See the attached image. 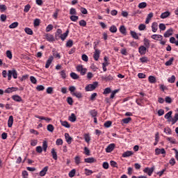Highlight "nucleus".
<instances>
[{
    "instance_id": "nucleus-23",
    "label": "nucleus",
    "mask_w": 178,
    "mask_h": 178,
    "mask_svg": "<svg viewBox=\"0 0 178 178\" xmlns=\"http://www.w3.org/2000/svg\"><path fill=\"white\" fill-rule=\"evenodd\" d=\"M134 153L131 151H127L122 154V157L123 158H127L129 156H131Z\"/></svg>"
},
{
    "instance_id": "nucleus-5",
    "label": "nucleus",
    "mask_w": 178,
    "mask_h": 178,
    "mask_svg": "<svg viewBox=\"0 0 178 178\" xmlns=\"http://www.w3.org/2000/svg\"><path fill=\"white\" fill-rule=\"evenodd\" d=\"M97 46L94 47L95 52L93 54V58L95 60H98L99 59V55H101V51L99 49H97Z\"/></svg>"
},
{
    "instance_id": "nucleus-39",
    "label": "nucleus",
    "mask_w": 178,
    "mask_h": 178,
    "mask_svg": "<svg viewBox=\"0 0 178 178\" xmlns=\"http://www.w3.org/2000/svg\"><path fill=\"white\" fill-rule=\"evenodd\" d=\"M122 122L124 124H127L130 123V122H131V118L129 117L127 118H124V119H122Z\"/></svg>"
},
{
    "instance_id": "nucleus-58",
    "label": "nucleus",
    "mask_w": 178,
    "mask_h": 178,
    "mask_svg": "<svg viewBox=\"0 0 178 178\" xmlns=\"http://www.w3.org/2000/svg\"><path fill=\"white\" fill-rule=\"evenodd\" d=\"M79 25L81 27H86V26H87V22H86V20L81 19V21H79Z\"/></svg>"
},
{
    "instance_id": "nucleus-27",
    "label": "nucleus",
    "mask_w": 178,
    "mask_h": 178,
    "mask_svg": "<svg viewBox=\"0 0 178 178\" xmlns=\"http://www.w3.org/2000/svg\"><path fill=\"white\" fill-rule=\"evenodd\" d=\"M84 140L86 143H88V144H90V141H91V137L90 136V134H86L84 135Z\"/></svg>"
},
{
    "instance_id": "nucleus-29",
    "label": "nucleus",
    "mask_w": 178,
    "mask_h": 178,
    "mask_svg": "<svg viewBox=\"0 0 178 178\" xmlns=\"http://www.w3.org/2000/svg\"><path fill=\"white\" fill-rule=\"evenodd\" d=\"M130 35H131L132 38H134L135 40H138V35H137V33H136V31H131Z\"/></svg>"
},
{
    "instance_id": "nucleus-14",
    "label": "nucleus",
    "mask_w": 178,
    "mask_h": 178,
    "mask_svg": "<svg viewBox=\"0 0 178 178\" xmlns=\"http://www.w3.org/2000/svg\"><path fill=\"white\" fill-rule=\"evenodd\" d=\"M172 34H173V29H170L165 31V33H164V37L165 38H168V37H170Z\"/></svg>"
},
{
    "instance_id": "nucleus-15",
    "label": "nucleus",
    "mask_w": 178,
    "mask_h": 178,
    "mask_svg": "<svg viewBox=\"0 0 178 178\" xmlns=\"http://www.w3.org/2000/svg\"><path fill=\"white\" fill-rule=\"evenodd\" d=\"M67 35H69V29H67L63 34H61L60 35V38L62 40V41H65V40L67 38Z\"/></svg>"
},
{
    "instance_id": "nucleus-20",
    "label": "nucleus",
    "mask_w": 178,
    "mask_h": 178,
    "mask_svg": "<svg viewBox=\"0 0 178 178\" xmlns=\"http://www.w3.org/2000/svg\"><path fill=\"white\" fill-rule=\"evenodd\" d=\"M47 172H48V166L44 167L40 172V176L42 177L45 176L47 175Z\"/></svg>"
},
{
    "instance_id": "nucleus-10",
    "label": "nucleus",
    "mask_w": 178,
    "mask_h": 178,
    "mask_svg": "<svg viewBox=\"0 0 178 178\" xmlns=\"http://www.w3.org/2000/svg\"><path fill=\"white\" fill-rule=\"evenodd\" d=\"M84 162H86V163H94L97 162V159H95L94 157H89V158L85 159Z\"/></svg>"
},
{
    "instance_id": "nucleus-33",
    "label": "nucleus",
    "mask_w": 178,
    "mask_h": 178,
    "mask_svg": "<svg viewBox=\"0 0 178 178\" xmlns=\"http://www.w3.org/2000/svg\"><path fill=\"white\" fill-rule=\"evenodd\" d=\"M90 115L92 116V118H97V115H98V112L95 109L91 110L89 112Z\"/></svg>"
},
{
    "instance_id": "nucleus-61",
    "label": "nucleus",
    "mask_w": 178,
    "mask_h": 178,
    "mask_svg": "<svg viewBox=\"0 0 178 178\" xmlns=\"http://www.w3.org/2000/svg\"><path fill=\"white\" fill-rule=\"evenodd\" d=\"M56 145H62L63 144V140H62L61 138L57 139L56 141Z\"/></svg>"
},
{
    "instance_id": "nucleus-25",
    "label": "nucleus",
    "mask_w": 178,
    "mask_h": 178,
    "mask_svg": "<svg viewBox=\"0 0 178 178\" xmlns=\"http://www.w3.org/2000/svg\"><path fill=\"white\" fill-rule=\"evenodd\" d=\"M143 44L145 45V47L148 49L150 47L151 42L149 41V40H148L147 38H144Z\"/></svg>"
},
{
    "instance_id": "nucleus-19",
    "label": "nucleus",
    "mask_w": 178,
    "mask_h": 178,
    "mask_svg": "<svg viewBox=\"0 0 178 178\" xmlns=\"http://www.w3.org/2000/svg\"><path fill=\"white\" fill-rule=\"evenodd\" d=\"M102 80H104L105 81H112V80H113V76L111 74L108 76H102Z\"/></svg>"
},
{
    "instance_id": "nucleus-13",
    "label": "nucleus",
    "mask_w": 178,
    "mask_h": 178,
    "mask_svg": "<svg viewBox=\"0 0 178 178\" xmlns=\"http://www.w3.org/2000/svg\"><path fill=\"white\" fill-rule=\"evenodd\" d=\"M54 60V56H50L48 60L46 62L45 68L48 69L49 66H51V63H52V61Z\"/></svg>"
},
{
    "instance_id": "nucleus-62",
    "label": "nucleus",
    "mask_w": 178,
    "mask_h": 178,
    "mask_svg": "<svg viewBox=\"0 0 178 178\" xmlns=\"http://www.w3.org/2000/svg\"><path fill=\"white\" fill-rule=\"evenodd\" d=\"M110 165L112 166V168H118V163H116L115 161H111Z\"/></svg>"
},
{
    "instance_id": "nucleus-32",
    "label": "nucleus",
    "mask_w": 178,
    "mask_h": 178,
    "mask_svg": "<svg viewBox=\"0 0 178 178\" xmlns=\"http://www.w3.org/2000/svg\"><path fill=\"white\" fill-rule=\"evenodd\" d=\"M109 31H110L111 33H117V32H118V28L116 27V26L113 25V26H111L110 27Z\"/></svg>"
},
{
    "instance_id": "nucleus-30",
    "label": "nucleus",
    "mask_w": 178,
    "mask_h": 178,
    "mask_svg": "<svg viewBox=\"0 0 178 178\" xmlns=\"http://www.w3.org/2000/svg\"><path fill=\"white\" fill-rule=\"evenodd\" d=\"M51 155H52L53 159H54V161L58 160V154H56V152L55 151V149H51Z\"/></svg>"
},
{
    "instance_id": "nucleus-31",
    "label": "nucleus",
    "mask_w": 178,
    "mask_h": 178,
    "mask_svg": "<svg viewBox=\"0 0 178 178\" xmlns=\"http://www.w3.org/2000/svg\"><path fill=\"white\" fill-rule=\"evenodd\" d=\"M47 129L48 131H50V133H54V130H55V127L51 124L47 125Z\"/></svg>"
},
{
    "instance_id": "nucleus-56",
    "label": "nucleus",
    "mask_w": 178,
    "mask_h": 178,
    "mask_svg": "<svg viewBox=\"0 0 178 178\" xmlns=\"http://www.w3.org/2000/svg\"><path fill=\"white\" fill-rule=\"evenodd\" d=\"M159 28L161 31H165L166 30V26H165V24H159Z\"/></svg>"
},
{
    "instance_id": "nucleus-8",
    "label": "nucleus",
    "mask_w": 178,
    "mask_h": 178,
    "mask_svg": "<svg viewBox=\"0 0 178 178\" xmlns=\"http://www.w3.org/2000/svg\"><path fill=\"white\" fill-rule=\"evenodd\" d=\"M178 120V113H175L174 118H170L169 120H168V122L172 123V124H175V123H176Z\"/></svg>"
},
{
    "instance_id": "nucleus-51",
    "label": "nucleus",
    "mask_w": 178,
    "mask_h": 178,
    "mask_svg": "<svg viewBox=\"0 0 178 178\" xmlns=\"http://www.w3.org/2000/svg\"><path fill=\"white\" fill-rule=\"evenodd\" d=\"M172 111H169L168 113H167L164 116L165 119L169 120L172 118Z\"/></svg>"
},
{
    "instance_id": "nucleus-3",
    "label": "nucleus",
    "mask_w": 178,
    "mask_h": 178,
    "mask_svg": "<svg viewBox=\"0 0 178 178\" xmlns=\"http://www.w3.org/2000/svg\"><path fill=\"white\" fill-rule=\"evenodd\" d=\"M76 72H79L81 76H85L87 73V69L84 68L82 65H77L76 67Z\"/></svg>"
},
{
    "instance_id": "nucleus-7",
    "label": "nucleus",
    "mask_w": 178,
    "mask_h": 178,
    "mask_svg": "<svg viewBox=\"0 0 178 178\" xmlns=\"http://www.w3.org/2000/svg\"><path fill=\"white\" fill-rule=\"evenodd\" d=\"M115 143H111V144L108 145L107 146V147L106 148V152H107V153L112 152V151H113V149H115Z\"/></svg>"
},
{
    "instance_id": "nucleus-35",
    "label": "nucleus",
    "mask_w": 178,
    "mask_h": 178,
    "mask_svg": "<svg viewBox=\"0 0 178 178\" xmlns=\"http://www.w3.org/2000/svg\"><path fill=\"white\" fill-rule=\"evenodd\" d=\"M151 38H152V40H162L163 36L162 35H152Z\"/></svg>"
},
{
    "instance_id": "nucleus-63",
    "label": "nucleus",
    "mask_w": 178,
    "mask_h": 178,
    "mask_svg": "<svg viewBox=\"0 0 178 178\" xmlns=\"http://www.w3.org/2000/svg\"><path fill=\"white\" fill-rule=\"evenodd\" d=\"M104 127H111V126H112V122L111 121H106V122H104Z\"/></svg>"
},
{
    "instance_id": "nucleus-24",
    "label": "nucleus",
    "mask_w": 178,
    "mask_h": 178,
    "mask_svg": "<svg viewBox=\"0 0 178 178\" xmlns=\"http://www.w3.org/2000/svg\"><path fill=\"white\" fill-rule=\"evenodd\" d=\"M12 99L16 101V102H22L23 101V99H22V97L19 95L12 96Z\"/></svg>"
},
{
    "instance_id": "nucleus-26",
    "label": "nucleus",
    "mask_w": 178,
    "mask_h": 178,
    "mask_svg": "<svg viewBox=\"0 0 178 178\" xmlns=\"http://www.w3.org/2000/svg\"><path fill=\"white\" fill-rule=\"evenodd\" d=\"M148 80L152 84H155V83H156V78L154 76H149Z\"/></svg>"
},
{
    "instance_id": "nucleus-60",
    "label": "nucleus",
    "mask_w": 178,
    "mask_h": 178,
    "mask_svg": "<svg viewBox=\"0 0 178 178\" xmlns=\"http://www.w3.org/2000/svg\"><path fill=\"white\" fill-rule=\"evenodd\" d=\"M140 60L142 63H147L148 62V57H142L140 58Z\"/></svg>"
},
{
    "instance_id": "nucleus-11",
    "label": "nucleus",
    "mask_w": 178,
    "mask_h": 178,
    "mask_svg": "<svg viewBox=\"0 0 178 178\" xmlns=\"http://www.w3.org/2000/svg\"><path fill=\"white\" fill-rule=\"evenodd\" d=\"M35 118H36L37 119H40V120H45L47 123H49V122L52 120V119L50 118H45V117L39 116V115H35Z\"/></svg>"
},
{
    "instance_id": "nucleus-28",
    "label": "nucleus",
    "mask_w": 178,
    "mask_h": 178,
    "mask_svg": "<svg viewBox=\"0 0 178 178\" xmlns=\"http://www.w3.org/2000/svg\"><path fill=\"white\" fill-rule=\"evenodd\" d=\"M24 31L29 35H33V30L29 28V27L25 28Z\"/></svg>"
},
{
    "instance_id": "nucleus-42",
    "label": "nucleus",
    "mask_w": 178,
    "mask_h": 178,
    "mask_svg": "<svg viewBox=\"0 0 178 178\" xmlns=\"http://www.w3.org/2000/svg\"><path fill=\"white\" fill-rule=\"evenodd\" d=\"M168 83H173L175 81H176V76L175 75H172L171 77L168 79Z\"/></svg>"
},
{
    "instance_id": "nucleus-44",
    "label": "nucleus",
    "mask_w": 178,
    "mask_h": 178,
    "mask_svg": "<svg viewBox=\"0 0 178 178\" xmlns=\"http://www.w3.org/2000/svg\"><path fill=\"white\" fill-rule=\"evenodd\" d=\"M42 148H43V151L44 152H47V148H48V143L46 140L43 141Z\"/></svg>"
},
{
    "instance_id": "nucleus-22",
    "label": "nucleus",
    "mask_w": 178,
    "mask_h": 178,
    "mask_svg": "<svg viewBox=\"0 0 178 178\" xmlns=\"http://www.w3.org/2000/svg\"><path fill=\"white\" fill-rule=\"evenodd\" d=\"M72 95H74V97H76V98H83V94L81 92H74L73 93H72Z\"/></svg>"
},
{
    "instance_id": "nucleus-37",
    "label": "nucleus",
    "mask_w": 178,
    "mask_h": 178,
    "mask_svg": "<svg viewBox=\"0 0 178 178\" xmlns=\"http://www.w3.org/2000/svg\"><path fill=\"white\" fill-rule=\"evenodd\" d=\"M175 60V58L172 57L170 60L165 63V66H170L172 65L173 61Z\"/></svg>"
},
{
    "instance_id": "nucleus-55",
    "label": "nucleus",
    "mask_w": 178,
    "mask_h": 178,
    "mask_svg": "<svg viewBox=\"0 0 178 178\" xmlns=\"http://www.w3.org/2000/svg\"><path fill=\"white\" fill-rule=\"evenodd\" d=\"M70 20H72V22H77L79 20V16L77 15H72L70 17Z\"/></svg>"
},
{
    "instance_id": "nucleus-18",
    "label": "nucleus",
    "mask_w": 178,
    "mask_h": 178,
    "mask_svg": "<svg viewBox=\"0 0 178 178\" xmlns=\"http://www.w3.org/2000/svg\"><path fill=\"white\" fill-rule=\"evenodd\" d=\"M152 31H153V33H156V31H158V23H156V22L152 23Z\"/></svg>"
},
{
    "instance_id": "nucleus-59",
    "label": "nucleus",
    "mask_w": 178,
    "mask_h": 178,
    "mask_svg": "<svg viewBox=\"0 0 178 178\" xmlns=\"http://www.w3.org/2000/svg\"><path fill=\"white\" fill-rule=\"evenodd\" d=\"M60 74L62 79H66V70H63L60 72Z\"/></svg>"
},
{
    "instance_id": "nucleus-64",
    "label": "nucleus",
    "mask_w": 178,
    "mask_h": 178,
    "mask_svg": "<svg viewBox=\"0 0 178 178\" xmlns=\"http://www.w3.org/2000/svg\"><path fill=\"white\" fill-rule=\"evenodd\" d=\"M67 102L69 105H73V98L72 97H67Z\"/></svg>"
},
{
    "instance_id": "nucleus-57",
    "label": "nucleus",
    "mask_w": 178,
    "mask_h": 178,
    "mask_svg": "<svg viewBox=\"0 0 178 178\" xmlns=\"http://www.w3.org/2000/svg\"><path fill=\"white\" fill-rule=\"evenodd\" d=\"M147 26L144 24H140L138 26V30H140V31H143V30H145Z\"/></svg>"
},
{
    "instance_id": "nucleus-40",
    "label": "nucleus",
    "mask_w": 178,
    "mask_h": 178,
    "mask_svg": "<svg viewBox=\"0 0 178 178\" xmlns=\"http://www.w3.org/2000/svg\"><path fill=\"white\" fill-rule=\"evenodd\" d=\"M70 76L72 77V79H73V80H77L79 79V75H77V74L75 72H71Z\"/></svg>"
},
{
    "instance_id": "nucleus-12",
    "label": "nucleus",
    "mask_w": 178,
    "mask_h": 178,
    "mask_svg": "<svg viewBox=\"0 0 178 178\" xmlns=\"http://www.w3.org/2000/svg\"><path fill=\"white\" fill-rule=\"evenodd\" d=\"M65 137L67 144H72V141H73V138L70 137V135L68 133L65 134Z\"/></svg>"
},
{
    "instance_id": "nucleus-38",
    "label": "nucleus",
    "mask_w": 178,
    "mask_h": 178,
    "mask_svg": "<svg viewBox=\"0 0 178 178\" xmlns=\"http://www.w3.org/2000/svg\"><path fill=\"white\" fill-rule=\"evenodd\" d=\"M146 6H147L146 2H141L138 5V8H139V9H145Z\"/></svg>"
},
{
    "instance_id": "nucleus-50",
    "label": "nucleus",
    "mask_w": 178,
    "mask_h": 178,
    "mask_svg": "<svg viewBox=\"0 0 178 178\" xmlns=\"http://www.w3.org/2000/svg\"><path fill=\"white\" fill-rule=\"evenodd\" d=\"M83 154H85V155H87L88 156H90V149H88V147H85L84 149H83Z\"/></svg>"
},
{
    "instance_id": "nucleus-49",
    "label": "nucleus",
    "mask_w": 178,
    "mask_h": 178,
    "mask_svg": "<svg viewBox=\"0 0 178 178\" xmlns=\"http://www.w3.org/2000/svg\"><path fill=\"white\" fill-rule=\"evenodd\" d=\"M6 54L8 59H12L13 58V55L12 54V51L10 50H8Z\"/></svg>"
},
{
    "instance_id": "nucleus-52",
    "label": "nucleus",
    "mask_w": 178,
    "mask_h": 178,
    "mask_svg": "<svg viewBox=\"0 0 178 178\" xmlns=\"http://www.w3.org/2000/svg\"><path fill=\"white\" fill-rule=\"evenodd\" d=\"M74 161H75L76 165H80L81 159L80 158V156H76L74 158Z\"/></svg>"
},
{
    "instance_id": "nucleus-17",
    "label": "nucleus",
    "mask_w": 178,
    "mask_h": 178,
    "mask_svg": "<svg viewBox=\"0 0 178 178\" xmlns=\"http://www.w3.org/2000/svg\"><path fill=\"white\" fill-rule=\"evenodd\" d=\"M13 91H17V88H8L5 90L4 92H6V94H10V92H13Z\"/></svg>"
},
{
    "instance_id": "nucleus-6",
    "label": "nucleus",
    "mask_w": 178,
    "mask_h": 178,
    "mask_svg": "<svg viewBox=\"0 0 178 178\" xmlns=\"http://www.w3.org/2000/svg\"><path fill=\"white\" fill-rule=\"evenodd\" d=\"M147 47L145 46H140L138 48V52L140 55H145L147 54Z\"/></svg>"
},
{
    "instance_id": "nucleus-2",
    "label": "nucleus",
    "mask_w": 178,
    "mask_h": 178,
    "mask_svg": "<svg viewBox=\"0 0 178 178\" xmlns=\"http://www.w3.org/2000/svg\"><path fill=\"white\" fill-rule=\"evenodd\" d=\"M97 87H98V82L95 81L93 83L86 86L85 90L86 91H94Z\"/></svg>"
},
{
    "instance_id": "nucleus-21",
    "label": "nucleus",
    "mask_w": 178,
    "mask_h": 178,
    "mask_svg": "<svg viewBox=\"0 0 178 178\" xmlns=\"http://www.w3.org/2000/svg\"><path fill=\"white\" fill-rule=\"evenodd\" d=\"M169 16H170V12L166 11L161 13L160 17L161 19H166V17H169Z\"/></svg>"
},
{
    "instance_id": "nucleus-47",
    "label": "nucleus",
    "mask_w": 178,
    "mask_h": 178,
    "mask_svg": "<svg viewBox=\"0 0 178 178\" xmlns=\"http://www.w3.org/2000/svg\"><path fill=\"white\" fill-rule=\"evenodd\" d=\"M51 30H54V25L53 24H49L46 27V33H49Z\"/></svg>"
},
{
    "instance_id": "nucleus-4",
    "label": "nucleus",
    "mask_w": 178,
    "mask_h": 178,
    "mask_svg": "<svg viewBox=\"0 0 178 178\" xmlns=\"http://www.w3.org/2000/svg\"><path fill=\"white\" fill-rule=\"evenodd\" d=\"M44 37V40H47L49 42H54V41H55V38L52 34L45 33Z\"/></svg>"
},
{
    "instance_id": "nucleus-54",
    "label": "nucleus",
    "mask_w": 178,
    "mask_h": 178,
    "mask_svg": "<svg viewBox=\"0 0 178 178\" xmlns=\"http://www.w3.org/2000/svg\"><path fill=\"white\" fill-rule=\"evenodd\" d=\"M76 175V170L72 169L68 174V176L70 177H74V175Z\"/></svg>"
},
{
    "instance_id": "nucleus-9",
    "label": "nucleus",
    "mask_w": 178,
    "mask_h": 178,
    "mask_svg": "<svg viewBox=\"0 0 178 178\" xmlns=\"http://www.w3.org/2000/svg\"><path fill=\"white\" fill-rule=\"evenodd\" d=\"M155 154L156 155H160V154H162V155H164L165 154H166V151L163 148L162 149L156 148L155 149Z\"/></svg>"
},
{
    "instance_id": "nucleus-53",
    "label": "nucleus",
    "mask_w": 178,
    "mask_h": 178,
    "mask_svg": "<svg viewBox=\"0 0 178 178\" xmlns=\"http://www.w3.org/2000/svg\"><path fill=\"white\" fill-rule=\"evenodd\" d=\"M66 47L72 48L73 47V40H69L66 43Z\"/></svg>"
},
{
    "instance_id": "nucleus-46",
    "label": "nucleus",
    "mask_w": 178,
    "mask_h": 178,
    "mask_svg": "<svg viewBox=\"0 0 178 178\" xmlns=\"http://www.w3.org/2000/svg\"><path fill=\"white\" fill-rule=\"evenodd\" d=\"M93 173L94 172H92V170L85 168V175L86 176H90V175H92Z\"/></svg>"
},
{
    "instance_id": "nucleus-36",
    "label": "nucleus",
    "mask_w": 178,
    "mask_h": 178,
    "mask_svg": "<svg viewBox=\"0 0 178 178\" xmlns=\"http://www.w3.org/2000/svg\"><path fill=\"white\" fill-rule=\"evenodd\" d=\"M61 124L64 127H66L67 129H70V124L67 121H60Z\"/></svg>"
},
{
    "instance_id": "nucleus-16",
    "label": "nucleus",
    "mask_w": 178,
    "mask_h": 178,
    "mask_svg": "<svg viewBox=\"0 0 178 178\" xmlns=\"http://www.w3.org/2000/svg\"><path fill=\"white\" fill-rule=\"evenodd\" d=\"M13 115H10L8 120V127H12L13 126Z\"/></svg>"
},
{
    "instance_id": "nucleus-41",
    "label": "nucleus",
    "mask_w": 178,
    "mask_h": 178,
    "mask_svg": "<svg viewBox=\"0 0 178 178\" xmlns=\"http://www.w3.org/2000/svg\"><path fill=\"white\" fill-rule=\"evenodd\" d=\"M120 32L121 33V34H124L126 35V27L124 26H121L119 29Z\"/></svg>"
},
{
    "instance_id": "nucleus-43",
    "label": "nucleus",
    "mask_w": 178,
    "mask_h": 178,
    "mask_svg": "<svg viewBox=\"0 0 178 178\" xmlns=\"http://www.w3.org/2000/svg\"><path fill=\"white\" fill-rule=\"evenodd\" d=\"M40 20L38 18L35 19L33 22V26L34 27H38L40 26Z\"/></svg>"
},
{
    "instance_id": "nucleus-1",
    "label": "nucleus",
    "mask_w": 178,
    "mask_h": 178,
    "mask_svg": "<svg viewBox=\"0 0 178 178\" xmlns=\"http://www.w3.org/2000/svg\"><path fill=\"white\" fill-rule=\"evenodd\" d=\"M2 76L4 79L8 77V80H12V76L13 79H17V71L15 69L8 70V72L6 70H3Z\"/></svg>"
},
{
    "instance_id": "nucleus-45",
    "label": "nucleus",
    "mask_w": 178,
    "mask_h": 178,
    "mask_svg": "<svg viewBox=\"0 0 178 178\" xmlns=\"http://www.w3.org/2000/svg\"><path fill=\"white\" fill-rule=\"evenodd\" d=\"M19 26V22H15L12 23L10 26H9V29H16V27H17Z\"/></svg>"
},
{
    "instance_id": "nucleus-48",
    "label": "nucleus",
    "mask_w": 178,
    "mask_h": 178,
    "mask_svg": "<svg viewBox=\"0 0 178 178\" xmlns=\"http://www.w3.org/2000/svg\"><path fill=\"white\" fill-rule=\"evenodd\" d=\"M30 9H31V6H30V4H27L24 6V12L25 13H29V11L30 10Z\"/></svg>"
},
{
    "instance_id": "nucleus-34",
    "label": "nucleus",
    "mask_w": 178,
    "mask_h": 178,
    "mask_svg": "<svg viewBox=\"0 0 178 178\" xmlns=\"http://www.w3.org/2000/svg\"><path fill=\"white\" fill-rule=\"evenodd\" d=\"M76 115L74 113H72L71 115L69 117L70 122H74L76 120Z\"/></svg>"
}]
</instances>
